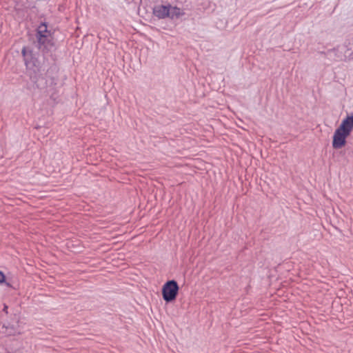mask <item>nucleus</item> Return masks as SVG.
I'll return each instance as SVG.
<instances>
[{
  "mask_svg": "<svg viewBox=\"0 0 353 353\" xmlns=\"http://www.w3.org/2000/svg\"><path fill=\"white\" fill-rule=\"evenodd\" d=\"M46 72L45 67H40L36 70L28 74L30 80V86L34 90H44L47 86V80L44 77Z\"/></svg>",
  "mask_w": 353,
  "mask_h": 353,
  "instance_id": "nucleus-1",
  "label": "nucleus"
},
{
  "mask_svg": "<svg viewBox=\"0 0 353 353\" xmlns=\"http://www.w3.org/2000/svg\"><path fill=\"white\" fill-rule=\"evenodd\" d=\"M162 296L167 303L175 300L176 298V281L170 280L163 285Z\"/></svg>",
  "mask_w": 353,
  "mask_h": 353,
  "instance_id": "nucleus-2",
  "label": "nucleus"
},
{
  "mask_svg": "<svg viewBox=\"0 0 353 353\" xmlns=\"http://www.w3.org/2000/svg\"><path fill=\"white\" fill-rule=\"evenodd\" d=\"M176 7H171L170 6L159 5L156 6L153 8V14L155 17L159 19H164L165 17L174 18V15L176 13Z\"/></svg>",
  "mask_w": 353,
  "mask_h": 353,
  "instance_id": "nucleus-3",
  "label": "nucleus"
},
{
  "mask_svg": "<svg viewBox=\"0 0 353 353\" xmlns=\"http://www.w3.org/2000/svg\"><path fill=\"white\" fill-rule=\"evenodd\" d=\"M350 135L343 131L341 130L338 128L335 130L333 137L332 145L335 150L341 149L345 147L347 143V138Z\"/></svg>",
  "mask_w": 353,
  "mask_h": 353,
  "instance_id": "nucleus-4",
  "label": "nucleus"
},
{
  "mask_svg": "<svg viewBox=\"0 0 353 353\" xmlns=\"http://www.w3.org/2000/svg\"><path fill=\"white\" fill-rule=\"evenodd\" d=\"M37 47L43 52L48 51L52 47L53 44L47 34H40L37 36Z\"/></svg>",
  "mask_w": 353,
  "mask_h": 353,
  "instance_id": "nucleus-5",
  "label": "nucleus"
},
{
  "mask_svg": "<svg viewBox=\"0 0 353 353\" xmlns=\"http://www.w3.org/2000/svg\"><path fill=\"white\" fill-rule=\"evenodd\" d=\"M338 128L350 135L353 130V114H347Z\"/></svg>",
  "mask_w": 353,
  "mask_h": 353,
  "instance_id": "nucleus-6",
  "label": "nucleus"
},
{
  "mask_svg": "<svg viewBox=\"0 0 353 353\" xmlns=\"http://www.w3.org/2000/svg\"><path fill=\"white\" fill-rule=\"evenodd\" d=\"M12 323L6 322L3 324V327L6 328V332L9 335H14L18 332V322L19 318L16 314H14L12 318Z\"/></svg>",
  "mask_w": 353,
  "mask_h": 353,
  "instance_id": "nucleus-7",
  "label": "nucleus"
},
{
  "mask_svg": "<svg viewBox=\"0 0 353 353\" xmlns=\"http://www.w3.org/2000/svg\"><path fill=\"white\" fill-rule=\"evenodd\" d=\"M26 65L28 68V74L31 73L32 71L36 70L39 66L44 67L43 65L34 57H31L30 60L26 59Z\"/></svg>",
  "mask_w": 353,
  "mask_h": 353,
  "instance_id": "nucleus-8",
  "label": "nucleus"
},
{
  "mask_svg": "<svg viewBox=\"0 0 353 353\" xmlns=\"http://www.w3.org/2000/svg\"><path fill=\"white\" fill-rule=\"evenodd\" d=\"M47 26L46 24H41L40 26H39L37 36H39L40 34H47Z\"/></svg>",
  "mask_w": 353,
  "mask_h": 353,
  "instance_id": "nucleus-9",
  "label": "nucleus"
},
{
  "mask_svg": "<svg viewBox=\"0 0 353 353\" xmlns=\"http://www.w3.org/2000/svg\"><path fill=\"white\" fill-rule=\"evenodd\" d=\"M21 53H22L23 56L24 57V59L25 60H26V59H28V58H27V49H26V48L24 47L22 49Z\"/></svg>",
  "mask_w": 353,
  "mask_h": 353,
  "instance_id": "nucleus-10",
  "label": "nucleus"
},
{
  "mask_svg": "<svg viewBox=\"0 0 353 353\" xmlns=\"http://www.w3.org/2000/svg\"><path fill=\"white\" fill-rule=\"evenodd\" d=\"M5 275L0 271V283L5 282Z\"/></svg>",
  "mask_w": 353,
  "mask_h": 353,
  "instance_id": "nucleus-11",
  "label": "nucleus"
},
{
  "mask_svg": "<svg viewBox=\"0 0 353 353\" xmlns=\"http://www.w3.org/2000/svg\"><path fill=\"white\" fill-rule=\"evenodd\" d=\"M177 14H178V18H179L180 17L184 15L185 12L183 10H181V9L179 8H178Z\"/></svg>",
  "mask_w": 353,
  "mask_h": 353,
  "instance_id": "nucleus-12",
  "label": "nucleus"
},
{
  "mask_svg": "<svg viewBox=\"0 0 353 353\" xmlns=\"http://www.w3.org/2000/svg\"><path fill=\"white\" fill-rule=\"evenodd\" d=\"M3 311L4 312H6V314H8V306L6 304H4V305H3Z\"/></svg>",
  "mask_w": 353,
  "mask_h": 353,
  "instance_id": "nucleus-13",
  "label": "nucleus"
},
{
  "mask_svg": "<svg viewBox=\"0 0 353 353\" xmlns=\"http://www.w3.org/2000/svg\"><path fill=\"white\" fill-rule=\"evenodd\" d=\"M14 353H23V350H19L14 352Z\"/></svg>",
  "mask_w": 353,
  "mask_h": 353,
  "instance_id": "nucleus-14",
  "label": "nucleus"
}]
</instances>
